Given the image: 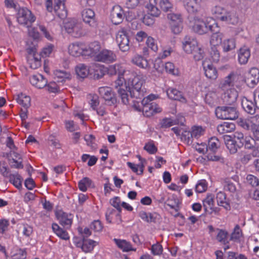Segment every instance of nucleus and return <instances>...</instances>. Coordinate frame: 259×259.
Here are the masks:
<instances>
[{"label":"nucleus","mask_w":259,"mask_h":259,"mask_svg":"<svg viewBox=\"0 0 259 259\" xmlns=\"http://www.w3.org/2000/svg\"><path fill=\"white\" fill-rule=\"evenodd\" d=\"M131 77H123L119 75L114 82V86L117 90L122 102L124 104L129 103V97L127 92L131 94V97L137 99H141L144 96V89L142 88L143 81L140 75H135L133 72L130 73Z\"/></svg>","instance_id":"1"},{"label":"nucleus","mask_w":259,"mask_h":259,"mask_svg":"<svg viewBox=\"0 0 259 259\" xmlns=\"http://www.w3.org/2000/svg\"><path fill=\"white\" fill-rule=\"evenodd\" d=\"M100 49V45L98 42H94L88 46L79 42H73L68 47V52L70 55L77 57L80 56H91L95 55Z\"/></svg>","instance_id":"2"},{"label":"nucleus","mask_w":259,"mask_h":259,"mask_svg":"<svg viewBox=\"0 0 259 259\" xmlns=\"http://www.w3.org/2000/svg\"><path fill=\"white\" fill-rule=\"evenodd\" d=\"M215 27L218 28V25L212 17L202 18L196 16L194 18L192 29L199 34L206 33L208 31H214Z\"/></svg>","instance_id":"3"},{"label":"nucleus","mask_w":259,"mask_h":259,"mask_svg":"<svg viewBox=\"0 0 259 259\" xmlns=\"http://www.w3.org/2000/svg\"><path fill=\"white\" fill-rule=\"evenodd\" d=\"M158 96L151 94L145 97L142 101V109L139 106L134 105V107L138 111L142 110L144 116L150 117L154 114L161 112V108L153 100L156 99Z\"/></svg>","instance_id":"4"},{"label":"nucleus","mask_w":259,"mask_h":259,"mask_svg":"<svg viewBox=\"0 0 259 259\" xmlns=\"http://www.w3.org/2000/svg\"><path fill=\"white\" fill-rule=\"evenodd\" d=\"M182 48L187 54L193 55L196 61H199L203 57V51L198 44L197 40L193 37L186 36L182 41Z\"/></svg>","instance_id":"5"},{"label":"nucleus","mask_w":259,"mask_h":259,"mask_svg":"<svg viewBox=\"0 0 259 259\" xmlns=\"http://www.w3.org/2000/svg\"><path fill=\"white\" fill-rule=\"evenodd\" d=\"M64 2L65 0H47L46 4L47 9L51 12L54 11L60 18L64 19L67 16Z\"/></svg>","instance_id":"6"},{"label":"nucleus","mask_w":259,"mask_h":259,"mask_svg":"<svg viewBox=\"0 0 259 259\" xmlns=\"http://www.w3.org/2000/svg\"><path fill=\"white\" fill-rule=\"evenodd\" d=\"M215 115L221 119L234 120L238 117V113L234 106H222L215 109Z\"/></svg>","instance_id":"7"},{"label":"nucleus","mask_w":259,"mask_h":259,"mask_svg":"<svg viewBox=\"0 0 259 259\" xmlns=\"http://www.w3.org/2000/svg\"><path fill=\"white\" fill-rule=\"evenodd\" d=\"M66 32L74 37H79L84 34L82 24L75 19H70L64 22Z\"/></svg>","instance_id":"8"},{"label":"nucleus","mask_w":259,"mask_h":259,"mask_svg":"<svg viewBox=\"0 0 259 259\" xmlns=\"http://www.w3.org/2000/svg\"><path fill=\"white\" fill-rule=\"evenodd\" d=\"M243 128L250 130L254 138L259 140V117L257 115L247 118L242 122Z\"/></svg>","instance_id":"9"},{"label":"nucleus","mask_w":259,"mask_h":259,"mask_svg":"<svg viewBox=\"0 0 259 259\" xmlns=\"http://www.w3.org/2000/svg\"><path fill=\"white\" fill-rule=\"evenodd\" d=\"M116 40L119 49L122 52H126L130 50V40L127 31L124 28L120 29L116 33Z\"/></svg>","instance_id":"10"},{"label":"nucleus","mask_w":259,"mask_h":259,"mask_svg":"<svg viewBox=\"0 0 259 259\" xmlns=\"http://www.w3.org/2000/svg\"><path fill=\"white\" fill-rule=\"evenodd\" d=\"M35 17L27 9L21 8L18 13L17 20L19 23L28 27L35 21Z\"/></svg>","instance_id":"11"},{"label":"nucleus","mask_w":259,"mask_h":259,"mask_svg":"<svg viewBox=\"0 0 259 259\" xmlns=\"http://www.w3.org/2000/svg\"><path fill=\"white\" fill-rule=\"evenodd\" d=\"M99 52L91 57H95L97 61L106 63H112L116 60V56L112 51L105 49Z\"/></svg>","instance_id":"12"},{"label":"nucleus","mask_w":259,"mask_h":259,"mask_svg":"<svg viewBox=\"0 0 259 259\" xmlns=\"http://www.w3.org/2000/svg\"><path fill=\"white\" fill-rule=\"evenodd\" d=\"M238 79V76L237 73L232 72L221 81L219 88L222 91H227L231 88H234L235 84Z\"/></svg>","instance_id":"13"},{"label":"nucleus","mask_w":259,"mask_h":259,"mask_svg":"<svg viewBox=\"0 0 259 259\" xmlns=\"http://www.w3.org/2000/svg\"><path fill=\"white\" fill-rule=\"evenodd\" d=\"M125 16L122 8L119 5H115L110 11V18L113 24L117 25L121 23Z\"/></svg>","instance_id":"14"},{"label":"nucleus","mask_w":259,"mask_h":259,"mask_svg":"<svg viewBox=\"0 0 259 259\" xmlns=\"http://www.w3.org/2000/svg\"><path fill=\"white\" fill-rule=\"evenodd\" d=\"M56 216L60 224L66 229L71 227L73 218L72 214L58 210L56 212Z\"/></svg>","instance_id":"15"},{"label":"nucleus","mask_w":259,"mask_h":259,"mask_svg":"<svg viewBox=\"0 0 259 259\" xmlns=\"http://www.w3.org/2000/svg\"><path fill=\"white\" fill-rule=\"evenodd\" d=\"M259 81V70L256 68H252L245 74V81L247 85L253 88Z\"/></svg>","instance_id":"16"},{"label":"nucleus","mask_w":259,"mask_h":259,"mask_svg":"<svg viewBox=\"0 0 259 259\" xmlns=\"http://www.w3.org/2000/svg\"><path fill=\"white\" fill-rule=\"evenodd\" d=\"M202 66L205 75L207 78L212 80H215L218 78V71L212 63L205 59L202 62Z\"/></svg>","instance_id":"17"},{"label":"nucleus","mask_w":259,"mask_h":259,"mask_svg":"<svg viewBox=\"0 0 259 259\" xmlns=\"http://www.w3.org/2000/svg\"><path fill=\"white\" fill-rule=\"evenodd\" d=\"M99 93L105 100L106 104L109 105L114 104L116 100L111 89L108 87H102L99 89Z\"/></svg>","instance_id":"18"},{"label":"nucleus","mask_w":259,"mask_h":259,"mask_svg":"<svg viewBox=\"0 0 259 259\" xmlns=\"http://www.w3.org/2000/svg\"><path fill=\"white\" fill-rule=\"evenodd\" d=\"M131 63L143 69H149L150 65L148 60L141 55L135 54L131 59Z\"/></svg>","instance_id":"19"},{"label":"nucleus","mask_w":259,"mask_h":259,"mask_svg":"<svg viewBox=\"0 0 259 259\" xmlns=\"http://www.w3.org/2000/svg\"><path fill=\"white\" fill-rule=\"evenodd\" d=\"M224 94L223 95V100L224 103L232 105L236 102L238 96L237 91L234 88L223 91Z\"/></svg>","instance_id":"20"},{"label":"nucleus","mask_w":259,"mask_h":259,"mask_svg":"<svg viewBox=\"0 0 259 259\" xmlns=\"http://www.w3.org/2000/svg\"><path fill=\"white\" fill-rule=\"evenodd\" d=\"M81 16L83 21L92 27L96 25L95 18V12L90 8H86L82 10Z\"/></svg>","instance_id":"21"},{"label":"nucleus","mask_w":259,"mask_h":259,"mask_svg":"<svg viewBox=\"0 0 259 259\" xmlns=\"http://www.w3.org/2000/svg\"><path fill=\"white\" fill-rule=\"evenodd\" d=\"M183 3L185 10L189 14H196L200 9L199 0H183Z\"/></svg>","instance_id":"22"},{"label":"nucleus","mask_w":259,"mask_h":259,"mask_svg":"<svg viewBox=\"0 0 259 259\" xmlns=\"http://www.w3.org/2000/svg\"><path fill=\"white\" fill-rule=\"evenodd\" d=\"M9 162L12 168L19 169L23 167L21 156L14 151H11L10 153Z\"/></svg>","instance_id":"23"},{"label":"nucleus","mask_w":259,"mask_h":259,"mask_svg":"<svg viewBox=\"0 0 259 259\" xmlns=\"http://www.w3.org/2000/svg\"><path fill=\"white\" fill-rule=\"evenodd\" d=\"M30 83L38 89H42L47 85V80L42 75L36 74L33 75L29 79Z\"/></svg>","instance_id":"24"},{"label":"nucleus","mask_w":259,"mask_h":259,"mask_svg":"<svg viewBox=\"0 0 259 259\" xmlns=\"http://www.w3.org/2000/svg\"><path fill=\"white\" fill-rule=\"evenodd\" d=\"M214 197L211 194L207 195L206 197L203 200V206L206 212L212 213L213 212H217L218 208L214 207Z\"/></svg>","instance_id":"25"},{"label":"nucleus","mask_w":259,"mask_h":259,"mask_svg":"<svg viewBox=\"0 0 259 259\" xmlns=\"http://www.w3.org/2000/svg\"><path fill=\"white\" fill-rule=\"evenodd\" d=\"M250 57V50L246 47L241 48L238 51V60L240 64H246Z\"/></svg>","instance_id":"26"},{"label":"nucleus","mask_w":259,"mask_h":259,"mask_svg":"<svg viewBox=\"0 0 259 259\" xmlns=\"http://www.w3.org/2000/svg\"><path fill=\"white\" fill-rule=\"evenodd\" d=\"M166 94L169 99L178 100L182 103L186 102V99L183 96L182 93L176 89L169 88L166 90Z\"/></svg>","instance_id":"27"},{"label":"nucleus","mask_w":259,"mask_h":259,"mask_svg":"<svg viewBox=\"0 0 259 259\" xmlns=\"http://www.w3.org/2000/svg\"><path fill=\"white\" fill-rule=\"evenodd\" d=\"M127 72H128V74L131 73L130 71H126L125 70L124 67L121 64L111 65L108 68V73L111 75H115L116 74H117L118 76L123 75Z\"/></svg>","instance_id":"28"},{"label":"nucleus","mask_w":259,"mask_h":259,"mask_svg":"<svg viewBox=\"0 0 259 259\" xmlns=\"http://www.w3.org/2000/svg\"><path fill=\"white\" fill-rule=\"evenodd\" d=\"M120 212L117 211L113 208H108L106 212V219L109 223H112L114 220V217L118 218V219L115 221V223L119 224L121 222V218L120 214Z\"/></svg>","instance_id":"29"},{"label":"nucleus","mask_w":259,"mask_h":259,"mask_svg":"<svg viewBox=\"0 0 259 259\" xmlns=\"http://www.w3.org/2000/svg\"><path fill=\"white\" fill-rule=\"evenodd\" d=\"M149 4L145 6L148 13L152 16L158 17L160 14V10L156 6L157 0H149Z\"/></svg>","instance_id":"30"},{"label":"nucleus","mask_w":259,"mask_h":259,"mask_svg":"<svg viewBox=\"0 0 259 259\" xmlns=\"http://www.w3.org/2000/svg\"><path fill=\"white\" fill-rule=\"evenodd\" d=\"M52 228L55 234L61 239L65 240L69 239L70 236L67 232L61 228L57 224L53 223Z\"/></svg>","instance_id":"31"},{"label":"nucleus","mask_w":259,"mask_h":259,"mask_svg":"<svg viewBox=\"0 0 259 259\" xmlns=\"http://www.w3.org/2000/svg\"><path fill=\"white\" fill-rule=\"evenodd\" d=\"M241 105L244 110L247 113L253 114L255 111V103H253L247 98L244 97L242 99Z\"/></svg>","instance_id":"32"},{"label":"nucleus","mask_w":259,"mask_h":259,"mask_svg":"<svg viewBox=\"0 0 259 259\" xmlns=\"http://www.w3.org/2000/svg\"><path fill=\"white\" fill-rule=\"evenodd\" d=\"M217 203L219 206L223 207L226 210L230 208V206L228 200L227 199L226 194L222 191L217 193L216 196Z\"/></svg>","instance_id":"33"},{"label":"nucleus","mask_w":259,"mask_h":259,"mask_svg":"<svg viewBox=\"0 0 259 259\" xmlns=\"http://www.w3.org/2000/svg\"><path fill=\"white\" fill-rule=\"evenodd\" d=\"M221 21L226 22L228 24L235 25L238 22V18L235 12L226 11L223 17H222Z\"/></svg>","instance_id":"34"},{"label":"nucleus","mask_w":259,"mask_h":259,"mask_svg":"<svg viewBox=\"0 0 259 259\" xmlns=\"http://www.w3.org/2000/svg\"><path fill=\"white\" fill-rule=\"evenodd\" d=\"M235 128V125L232 122H224L217 127L218 132L221 134L231 133Z\"/></svg>","instance_id":"35"},{"label":"nucleus","mask_w":259,"mask_h":259,"mask_svg":"<svg viewBox=\"0 0 259 259\" xmlns=\"http://www.w3.org/2000/svg\"><path fill=\"white\" fill-rule=\"evenodd\" d=\"M113 241L118 247L124 252L136 250V249L133 248L131 244L125 240L114 238Z\"/></svg>","instance_id":"36"},{"label":"nucleus","mask_w":259,"mask_h":259,"mask_svg":"<svg viewBox=\"0 0 259 259\" xmlns=\"http://www.w3.org/2000/svg\"><path fill=\"white\" fill-rule=\"evenodd\" d=\"M77 75L81 78L87 77L90 73L89 67L84 64H79L75 67Z\"/></svg>","instance_id":"37"},{"label":"nucleus","mask_w":259,"mask_h":259,"mask_svg":"<svg viewBox=\"0 0 259 259\" xmlns=\"http://www.w3.org/2000/svg\"><path fill=\"white\" fill-rule=\"evenodd\" d=\"M98 244L97 242L91 239H83L82 240L81 249L84 252L92 251L94 247Z\"/></svg>","instance_id":"38"},{"label":"nucleus","mask_w":259,"mask_h":259,"mask_svg":"<svg viewBox=\"0 0 259 259\" xmlns=\"http://www.w3.org/2000/svg\"><path fill=\"white\" fill-rule=\"evenodd\" d=\"M222 47L225 52H228L234 49L236 47L235 40L233 38L224 39L222 42Z\"/></svg>","instance_id":"39"},{"label":"nucleus","mask_w":259,"mask_h":259,"mask_svg":"<svg viewBox=\"0 0 259 259\" xmlns=\"http://www.w3.org/2000/svg\"><path fill=\"white\" fill-rule=\"evenodd\" d=\"M223 35L222 33L216 32L213 33L210 39V45L211 47H217L222 45Z\"/></svg>","instance_id":"40"},{"label":"nucleus","mask_w":259,"mask_h":259,"mask_svg":"<svg viewBox=\"0 0 259 259\" xmlns=\"http://www.w3.org/2000/svg\"><path fill=\"white\" fill-rule=\"evenodd\" d=\"M16 100L18 103L22 105L25 109H27L30 105V98L25 94L19 95Z\"/></svg>","instance_id":"41"},{"label":"nucleus","mask_w":259,"mask_h":259,"mask_svg":"<svg viewBox=\"0 0 259 259\" xmlns=\"http://www.w3.org/2000/svg\"><path fill=\"white\" fill-rule=\"evenodd\" d=\"M55 76L58 79L59 81H64L66 79H69L71 78L70 73L62 70H56L54 71Z\"/></svg>","instance_id":"42"},{"label":"nucleus","mask_w":259,"mask_h":259,"mask_svg":"<svg viewBox=\"0 0 259 259\" xmlns=\"http://www.w3.org/2000/svg\"><path fill=\"white\" fill-rule=\"evenodd\" d=\"M159 6L161 10L165 12H171L174 9V6L170 0H160Z\"/></svg>","instance_id":"43"},{"label":"nucleus","mask_w":259,"mask_h":259,"mask_svg":"<svg viewBox=\"0 0 259 259\" xmlns=\"http://www.w3.org/2000/svg\"><path fill=\"white\" fill-rule=\"evenodd\" d=\"M226 11L222 7L215 6L212 8L211 10V14L216 18L221 20Z\"/></svg>","instance_id":"44"},{"label":"nucleus","mask_w":259,"mask_h":259,"mask_svg":"<svg viewBox=\"0 0 259 259\" xmlns=\"http://www.w3.org/2000/svg\"><path fill=\"white\" fill-rule=\"evenodd\" d=\"M224 189L225 191L234 194L237 191V187L236 184L231 180H226L224 183Z\"/></svg>","instance_id":"45"},{"label":"nucleus","mask_w":259,"mask_h":259,"mask_svg":"<svg viewBox=\"0 0 259 259\" xmlns=\"http://www.w3.org/2000/svg\"><path fill=\"white\" fill-rule=\"evenodd\" d=\"M164 69L167 73L171 75L178 76L179 74L178 68L176 67L174 63L170 62H167L165 64Z\"/></svg>","instance_id":"46"},{"label":"nucleus","mask_w":259,"mask_h":259,"mask_svg":"<svg viewBox=\"0 0 259 259\" xmlns=\"http://www.w3.org/2000/svg\"><path fill=\"white\" fill-rule=\"evenodd\" d=\"M127 166L132 169L133 172L137 174L138 175H142L143 173L144 165V164L139 163L135 164L133 163L128 162L127 163Z\"/></svg>","instance_id":"47"},{"label":"nucleus","mask_w":259,"mask_h":259,"mask_svg":"<svg viewBox=\"0 0 259 259\" xmlns=\"http://www.w3.org/2000/svg\"><path fill=\"white\" fill-rule=\"evenodd\" d=\"M92 181L88 178H84L78 182V188L83 192L87 191L91 185Z\"/></svg>","instance_id":"48"},{"label":"nucleus","mask_w":259,"mask_h":259,"mask_svg":"<svg viewBox=\"0 0 259 259\" xmlns=\"http://www.w3.org/2000/svg\"><path fill=\"white\" fill-rule=\"evenodd\" d=\"M220 146V142L219 140L215 137L211 138L209 141L207 147V149H209L210 150L214 152Z\"/></svg>","instance_id":"49"},{"label":"nucleus","mask_w":259,"mask_h":259,"mask_svg":"<svg viewBox=\"0 0 259 259\" xmlns=\"http://www.w3.org/2000/svg\"><path fill=\"white\" fill-rule=\"evenodd\" d=\"M191 132L193 139H197L204 134V129L200 126H193L191 128Z\"/></svg>","instance_id":"50"},{"label":"nucleus","mask_w":259,"mask_h":259,"mask_svg":"<svg viewBox=\"0 0 259 259\" xmlns=\"http://www.w3.org/2000/svg\"><path fill=\"white\" fill-rule=\"evenodd\" d=\"M27 62L29 67L33 69H36L41 65L40 60L34 56L29 57Z\"/></svg>","instance_id":"51"},{"label":"nucleus","mask_w":259,"mask_h":259,"mask_svg":"<svg viewBox=\"0 0 259 259\" xmlns=\"http://www.w3.org/2000/svg\"><path fill=\"white\" fill-rule=\"evenodd\" d=\"M207 188L206 181L204 180H201L197 182L195 186V191L199 193H203L206 190Z\"/></svg>","instance_id":"52"},{"label":"nucleus","mask_w":259,"mask_h":259,"mask_svg":"<svg viewBox=\"0 0 259 259\" xmlns=\"http://www.w3.org/2000/svg\"><path fill=\"white\" fill-rule=\"evenodd\" d=\"M242 236V230L238 225H236L231 236V240L237 241Z\"/></svg>","instance_id":"53"},{"label":"nucleus","mask_w":259,"mask_h":259,"mask_svg":"<svg viewBox=\"0 0 259 259\" xmlns=\"http://www.w3.org/2000/svg\"><path fill=\"white\" fill-rule=\"evenodd\" d=\"M150 249L151 253L153 255L159 256L163 252V247L158 242H156L155 244H153Z\"/></svg>","instance_id":"54"},{"label":"nucleus","mask_w":259,"mask_h":259,"mask_svg":"<svg viewBox=\"0 0 259 259\" xmlns=\"http://www.w3.org/2000/svg\"><path fill=\"white\" fill-rule=\"evenodd\" d=\"M146 44L147 46L149 48H150L152 51L155 52L158 51V47L157 42L152 37L149 36L148 37H147Z\"/></svg>","instance_id":"55"},{"label":"nucleus","mask_w":259,"mask_h":259,"mask_svg":"<svg viewBox=\"0 0 259 259\" xmlns=\"http://www.w3.org/2000/svg\"><path fill=\"white\" fill-rule=\"evenodd\" d=\"M228 233L224 230L218 229L217 239L222 243L226 244L227 241Z\"/></svg>","instance_id":"56"},{"label":"nucleus","mask_w":259,"mask_h":259,"mask_svg":"<svg viewBox=\"0 0 259 259\" xmlns=\"http://www.w3.org/2000/svg\"><path fill=\"white\" fill-rule=\"evenodd\" d=\"M210 57L213 62H218L220 58V52L215 47H211Z\"/></svg>","instance_id":"57"},{"label":"nucleus","mask_w":259,"mask_h":259,"mask_svg":"<svg viewBox=\"0 0 259 259\" xmlns=\"http://www.w3.org/2000/svg\"><path fill=\"white\" fill-rule=\"evenodd\" d=\"M181 135V139L184 142H186L188 144H190L192 143L193 138L191 132L187 131L183 129Z\"/></svg>","instance_id":"58"},{"label":"nucleus","mask_w":259,"mask_h":259,"mask_svg":"<svg viewBox=\"0 0 259 259\" xmlns=\"http://www.w3.org/2000/svg\"><path fill=\"white\" fill-rule=\"evenodd\" d=\"M10 181L17 188L22 187V179L19 175H13L10 178Z\"/></svg>","instance_id":"59"},{"label":"nucleus","mask_w":259,"mask_h":259,"mask_svg":"<svg viewBox=\"0 0 259 259\" xmlns=\"http://www.w3.org/2000/svg\"><path fill=\"white\" fill-rule=\"evenodd\" d=\"M12 256L13 259H24L26 257V254L24 250L17 249L13 251Z\"/></svg>","instance_id":"60"},{"label":"nucleus","mask_w":259,"mask_h":259,"mask_svg":"<svg viewBox=\"0 0 259 259\" xmlns=\"http://www.w3.org/2000/svg\"><path fill=\"white\" fill-rule=\"evenodd\" d=\"M167 18L170 23L182 22V16L179 13H170L167 15Z\"/></svg>","instance_id":"61"},{"label":"nucleus","mask_w":259,"mask_h":259,"mask_svg":"<svg viewBox=\"0 0 259 259\" xmlns=\"http://www.w3.org/2000/svg\"><path fill=\"white\" fill-rule=\"evenodd\" d=\"M144 149L149 153L151 154L155 153L157 150V149L153 141H150L146 143Z\"/></svg>","instance_id":"62"},{"label":"nucleus","mask_w":259,"mask_h":259,"mask_svg":"<svg viewBox=\"0 0 259 259\" xmlns=\"http://www.w3.org/2000/svg\"><path fill=\"white\" fill-rule=\"evenodd\" d=\"M110 204L114 208H116L119 212H121V202L119 197L115 196L110 200Z\"/></svg>","instance_id":"63"},{"label":"nucleus","mask_w":259,"mask_h":259,"mask_svg":"<svg viewBox=\"0 0 259 259\" xmlns=\"http://www.w3.org/2000/svg\"><path fill=\"white\" fill-rule=\"evenodd\" d=\"M247 182L251 185L252 187L259 186V180L258 179L252 175H248L246 177Z\"/></svg>","instance_id":"64"}]
</instances>
